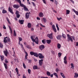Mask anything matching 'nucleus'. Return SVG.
I'll use <instances>...</instances> for the list:
<instances>
[{
    "label": "nucleus",
    "instance_id": "obj_8",
    "mask_svg": "<svg viewBox=\"0 0 78 78\" xmlns=\"http://www.w3.org/2000/svg\"><path fill=\"white\" fill-rule=\"evenodd\" d=\"M52 27L53 29V31H55V33H56V27H55V26L54 25H53L52 26Z\"/></svg>",
    "mask_w": 78,
    "mask_h": 78
},
{
    "label": "nucleus",
    "instance_id": "obj_37",
    "mask_svg": "<svg viewBox=\"0 0 78 78\" xmlns=\"http://www.w3.org/2000/svg\"><path fill=\"white\" fill-rule=\"evenodd\" d=\"M34 53L33 51H31L30 53V54L32 56L33 55H34Z\"/></svg>",
    "mask_w": 78,
    "mask_h": 78
},
{
    "label": "nucleus",
    "instance_id": "obj_45",
    "mask_svg": "<svg viewBox=\"0 0 78 78\" xmlns=\"http://www.w3.org/2000/svg\"><path fill=\"white\" fill-rule=\"evenodd\" d=\"M55 71L57 73H58V71H59V69L58 68H56L55 69Z\"/></svg>",
    "mask_w": 78,
    "mask_h": 78
},
{
    "label": "nucleus",
    "instance_id": "obj_32",
    "mask_svg": "<svg viewBox=\"0 0 78 78\" xmlns=\"http://www.w3.org/2000/svg\"><path fill=\"white\" fill-rule=\"evenodd\" d=\"M6 19L7 20V22L9 23V24H11V23L10 22V21H9V18H8V17H6Z\"/></svg>",
    "mask_w": 78,
    "mask_h": 78
},
{
    "label": "nucleus",
    "instance_id": "obj_14",
    "mask_svg": "<svg viewBox=\"0 0 78 78\" xmlns=\"http://www.w3.org/2000/svg\"><path fill=\"white\" fill-rule=\"evenodd\" d=\"M33 69L34 70H37V69H39V68L37 67V66L35 65L33 67Z\"/></svg>",
    "mask_w": 78,
    "mask_h": 78
},
{
    "label": "nucleus",
    "instance_id": "obj_24",
    "mask_svg": "<svg viewBox=\"0 0 78 78\" xmlns=\"http://www.w3.org/2000/svg\"><path fill=\"white\" fill-rule=\"evenodd\" d=\"M9 30L10 31V33L11 34L12 33V29H11V27L9 26Z\"/></svg>",
    "mask_w": 78,
    "mask_h": 78
},
{
    "label": "nucleus",
    "instance_id": "obj_49",
    "mask_svg": "<svg viewBox=\"0 0 78 78\" xmlns=\"http://www.w3.org/2000/svg\"><path fill=\"white\" fill-rule=\"evenodd\" d=\"M43 2L44 3V4H47V3H46V1H45V0H42Z\"/></svg>",
    "mask_w": 78,
    "mask_h": 78
},
{
    "label": "nucleus",
    "instance_id": "obj_63",
    "mask_svg": "<svg viewBox=\"0 0 78 78\" xmlns=\"http://www.w3.org/2000/svg\"><path fill=\"white\" fill-rule=\"evenodd\" d=\"M60 74L61 76H64V74H63V73H60Z\"/></svg>",
    "mask_w": 78,
    "mask_h": 78
},
{
    "label": "nucleus",
    "instance_id": "obj_16",
    "mask_svg": "<svg viewBox=\"0 0 78 78\" xmlns=\"http://www.w3.org/2000/svg\"><path fill=\"white\" fill-rule=\"evenodd\" d=\"M27 27L28 28H31V23H28L27 24Z\"/></svg>",
    "mask_w": 78,
    "mask_h": 78
},
{
    "label": "nucleus",
    "instance_id": "obj_10",
    "mask_svg": "<svg viewBox=\"0 0 78 78\" xmlns=\"http://www.w3.org/2000/svg\"><path fill=\"white\" fill-rule=\"evenodd\" d=\"M9 11L10 13L12 14H14V12L12 11V9H11V7H9L8 8Z\"/></svg>",
    "mask_w": 78,
    "mask_h": 78
},
{
    "label": "nucleus",
    "instance_id": "obj_31",
    "mask_svg": "<svg viewBox=\"0 0 78 78\" xmlns=\"http://www.w3.org/2000/svg\"><path fill=\"white\" fill-rule=\"evenodd\" d=\"M62 37H63L64 39H66V35L62 34Z\"/></svg>",
    "mask_w": 78,
    "mask_h": 78
},
{
    "label": "nucleus",
    "instance_id": "obj_17",
    "mask_svg": "<svg viewBox=\"0 0 78 78\" xmlns=\"http://www.w3.org/2000/svg\"><path fill=\"white\" fill-rule=\"evenodd\" d=\"M51 40H46V42L48 44H49L51 43Z\"/></svg>",
    "mask_w": 78,
    "mask_h": 78
},
{
    "label": "nucleus",
    "instance_id": "obj_4",
    "mask_svg": "<svg viewBox=\"0 0 78 78\" xmlns=\"http://www.w3.org/2000/svg\"><path fill=\"white\" fill-rule=\"evenodd\" d=\"M38 56L40 59H44V56L43 55H42V54L40 53L38 54Z\"/></svg>",
    "mask_w": 78,
    "mask_h": 78
},
{
    "label": "nucleus",
    "instance_id": "obj_51",
    "mask_svg": "<svg viewBox=\"0 0 78 78\" xmlns=\"http://www.w3.org/2000/svg\"><path fill=\"white\" fill-rule=\"evenodd\" d=\"M20 45L21 47V48H22L23 50L24 48L23 44H21Z\"/></svg>",
    "mask_w": 78,
    "mask_h": 78
},
{
    "label": "nucleus",
    "instance_id": "obj_54",
    "mask_svg": "<svg viewBox=\"0 0 78 78\" xmlns=\"http://www.w3.org/2000/svg\"><path fill=\"white\" fill-rule=\"evenodd\" d=\"M7 40H8V42H11V40H10V38H9V37L8 38H7Z\"/></svg>",
    "mask_w": 78,
    "mask_h": 78
},
{
    "label": "nucleus",
    "instance_id": "obj_59",
    "mask_svg": "<svg viewBox=\"0 0 78 78\" xmlns=\"http://www.w3.org/2000/svg\"><path fill=\"white\" fill-rule=\"evenodd\" d=\"M32 4L33 6H36V4H35L34 3V2H32Z\"/></svg>",
    "mask_w": 78,
    "mask_h": 78
},
{
    "label": "nucleus",
    "instance_id": "obj_20",
    "mask_svg": "<svg viewBox=\"0 0 78 78\" xmlns=\"http://www.w3.org/2000/svg\"><path fill=\"white\" fill-rule=\"evenodd\" d=\"M20 6H21V7H23V8H24V7H25V6L23 4H22V2L20 3Z\"/></svg>",
    "mask_w": 78,
    "mask_h": 78
},
{
    "label": "nucleus",
    "instance_id": "obj_36",
    "mask_svg": "<svg viewBox=\"0 0 78 78\" xmlns=\"http://www.w3.org/2000/svg\"><path fill=\"white\" fill-rule=\"evenodd\" d=\"M26 47L27 48H29L30 49H31V47L29 45H27L26 46Z\"/></svg>",
    "mask_w": 78,
    "mask_h": 78
},
{
    "label": "nucleus",
    "instance_id": "obj_7",
    "mask_svg": "<svg viewBox=\"0 0 78 78\" xmlns=\"http://www.w3.org/2000/svg\"><path fill=\"white\" fill-rule=\"evenodd\" d=\"M4 53L6 56H8V54H9L8 51L7 49H6L5 51H4Z\"/></svg>",
    "mask_w": 78,
    "mask_h": 78
},
{
    "label": "nucleus",
    "instance_id": "obj_25",
    "mask_svg": "<svg viewBox=\"0 0 78 78\" xmlns=\"http://www.w3.org/2000/svg\"><path fill=\"white\" fill-rule=\"evenodd\" d=\"M61 44H60L58 43L57 44V48L58 49L61 48Z\"/></svg>",
    "mask_w": 78,
    "mask_h": 78
},
{
    "label": "nucleus",
    "instance_id": "obj_30",
    "mask_svg": "<svg viewBox=\"0 0 78 78\" xmlns=\"http://www.w3.org/2000/svg\"><path fill=\"white\" fill-rule=\"evenodd\" d=\"M70 11L69 10H66V14H69L70 13Z\"/></svg>",
    "mask_w": 78,
    "mask_h": 78
},
{
    "label": "nucleus",
    "instance_id": "obj_47",
    "mask_svg": "<svg viewBox=\"0 0 78 78\" xmlns=\"http://www.w3.org/2000/svg\"><path fill=\"white\" fill-rule=\"evenodd\" d=\"M62 55V54L61 53H58V56L59 57H61V56Z\"/></svg>",
    "mask_w": 78,
    "mask_h": 78
},
{
    "label": "nucleus",
    "instance_id": "obj_23",
    "mask_svg": "<svg viewBox=\"0 0 78 78\" xmlns=\"http://www.w3.org/2000/svg\"><path fill=\"white\" fill-rule=\"evenodd\" d=\"M78 77V74L76 73H74V78H77Z\"/></svg>",
    "mask_w": 78,
    "mask_h": 78
},
{
    "label": "nucleus",
    "instance_id": "obj_58",
    "mask_svg": "<svg viewBox=\"0 0 78 78\" xmlns=\"http://www.w3.org/2000/svg\"><path fill=\"white\" fill-rule=\"evenodd\" d=\"M37 20H41V18L37 17Z\"/></svg>",
    "mask_w": 78,
    "mask_h": 78
},
{
    "label": "nucleus",
    "instance_id": "obj_38",
    "mask_svg": "<svg viewBox=\"0 0 78 78\" xmlns=\"http://www.w3.org/2000/svg\"><path fill=\"white\" fill-rule=\"evenodd\" d=\"M15 1L16 2H18L19 4L22 2L20 0H15Z\"/></svg>",
    "mask_w": 78,
    "mask_h": 78
},
{
    "label": "nucleus",
    "instance_id": "obj_44",
    "mask_svg": "<svg viewBox=\"0 0 78 78\" xmlns=\"http://www.w3.org/2000/svg\"><path fill=\"white\" fill-rule=\"evenodd\" d=\"M7 42L8 40L7 39H4V42H5V43H7Z\"/></svg>",
    "mask_w": 78,
    "mask_h": 78
},
{
    "label": "nucleus",
    "instance_id": "obj_46",
    "mask_svg": "<svg viewBox=\"0 0 78 78\" xmlns=\"http://www.w3.org/2000/svg\"><path fill=\"white\" fill-rule=\"evenodd\" d=\"M15 14H16V15H17L18 14H19V12L18 11H16V12Z\"/></svg>",
    "mask_w": 78,
    "mask_h": 78
},
{
    "label": "nucleus",
    "instance_id": "obj_39",
    "mask_svg": "<svg viewBox=\"0 0 78 78\" xmlns=\"http://www.w3.org/2000/svg\"><path fill=\"white\" fill-rule=\"evenodd\" d=\"M23 66L24 69H26L27 68V66H26V65H25V63H23Z\"/></svg>",
    "mask_w": 78,
    "mask_h": 78
},
{
    "label": "nucleus",
    "instance_id": "obj_13",
    "mask_svg": "<svg viewBox=\"0 0 78 78\" xmlns=\"http://www.w3.org/2000/svg\"><path fill=\"white\" fill-rule=\"evenodd\" d=\"M19 22L20 24H21L22 25L23 23V22H24V20H19Z\"/></svg>",
    "mask_w": 78,
    "mask_h": 78
},
{
    "label": "nucleus",
    "instance_id": "obj_5",
    "mask_svg": "<svg viewBox=\"0 0 78 78\" xmlns=\"http://www.w3.org/2000/svg\"><path fill=\"white\" fill-rule=\"evenodd\" d=\"M13 7L15 9H18L19 8L20 5L19 4H14L13 5Z\"/></svg>",
    "mask_w": 78,
    "mask_h": 78
},
{
    "label": "nucleus",
    "instance_id": "obj_62",
    "mask_svg": "<svg viewBox=\"0 0 78 78\" xmlns=\"http://www.w3.org/2000/svg\"><path fill=\"white\" fill-rule=\"evenodd\" d=\"M5 63H8V61H7V60H6V59L5 60Z\"/></svg>",
    "mask_w": 78,
    "mask_h": 78
},
{
    "label": "nucleus",
    "instance_id": "obj_50",
    "mask_svg": "<svg viewBox=\"0 0 78 78\" xmlns=\"http://www.w3.org/2000/svg\"><path fill=\"white\" fill-rule=\"evenodd\" d=\"M25 53L26 54V55H25V56H28V53H27V52L26 51H25Z\"/></svg>",
    "mask_w": 78,
    "mask_h": 78
},
{
    "label": "nucleus",
    "instance_id": "obj_41",
    "mask_svg": "<svg viewBox=\"0 0 78 78\" xmlns=\"http://www.w3.org/2000/svg\"><path fill=\"white\" fill-rule=\"evenodd\" d=\"M3 45L0 42V47H1V48H3Z\"/></svg>",
    "mask_w": 78,
    "mask_h": 78
},
{
    "label": "nucleus",
    "instance_id": "obj_35",
    "mask_svg": "<svg viewBox=\"0 0 78 78\" xmlns=\"http://www.w3.org/2000/svg\"><path fill=\"white\" fill-rule=\"evenodd\" d=\"M71 68L73 69H74V66L73 65V63H72L71 64Z\"/></svg>",
    "mask_w": 78,
    "mask_h": 78
},
{
    "label": "nucleus",
    "instance_id": "obj_18",
    "mask_svg": "<svg viewBox=\"0 0 78 78\" xmlns=\"http://www.w3.org/2000/svg\"><path fill=\"white\" fill-rule=\"evenodd\" d=\"M42 21H43L44 23H46V21H47V19L45 18H43Z\"/></svg>",
    "mask_w": 78,
    "mask_h": 78
},
{
    "label": "nucleus",
    "instance_id": "obj_21",
    "mask_svg": "<svg viewBox=\"0 0 78 78\" xmlns=\"http://www.w3.org/2000/svg\"><path fill=\"white\" fill-rule=\"evenodd\" d=\"M34 56H35V57H37H37H38V54H37V53L36 52H34Z\"/></svg>",
    "mask_w": 78,
    "mask_h": 78
},
{
    "label": "nucleus",
    "instance_id": "obj_26",
    "mask_svg": "<svg viewBox=\"0 0 78 78\" xmlns=\"http://www.w3.org/2000/svg\"><path fill=\"white\" fill-rule=\"evenodd\" d=\"M47 75H48V76H50V75H51V73H50L48 71H47Z\"/></svg>",
    "mask_w": 78,
    "mask_h": 78
},
{
    "label": "nucleus",
    "instance_id": "obj_53",
    "mask_svg": "<svg viewBox=\"0 0 78 78\" xmlns=\"http://www.w3.org/2000/svg\"><path fill=\"white\" fill-rule=\"evenodd\" d=\"M64 60H67V57L65 56L64 58Z\"/></svg>",
    "mask_w": 78,
    "mask_h": 78
},
{
    "label": "nucleus",
    "instance_id": "obj_28",
    "mask_svg": "<svg viewBox=\"0 0 78 78\" xmlns=\"http://www.w3.org/2000/svg\"><path fill=\"white\" fill-rule=\"evenodd\" d=\"M4 64L5 69H8V66H7V64L5 63H4Z\"/></svg>",
    "mask_w": 78,
    "mask_h": 78
},
{
    "label": "nucleus",
    "instance_id": "obj_9",
    "mask_svg": "<svg viewBox=\"0 0 78 78\" xmlns=\"http://www.w3.org/2000/svg\"><path fill=\"white\" fill-rule=\"evenodd\" d=\"M43 60L42 59L39 60V63L40 66H42L43 64Z\"/></svg>",
    "mask_w": 78,
    "mask_h": 78
},
{
    "label": "nucleus",
    "instance_id": "obj_43",
    "mask_svg": "<svg viewBox=\"0 0 78 78\" xmlns=\"http://www.w3.org/2000/svg\"><path fill=\"white\" fill-rule=\"evenodd\" d=\"M57 19L58 20V21H60V20H62V18H61V17H60L59 18L57 17Z\"/></svg>",
    "mask_w": 78,
    "mask_h": 78
},
{
    "label": "nucleus",
    "instance_id": "obj_48",
    "mask_svg": "<svg viewBox=\"0 0 78 78\" xmlns=\"http://www.w3.org/2000/svg\"><path fill=\"white\" fill-rule=\"evenodd\" d=\"M28 73H29V74H30V73H31V70H30V69H29L28 70Z\"/></svg>",
    "mask_w": 78,
    "mask_h": 78
},
{
    "label": "nucleus",
    "instance_id": "obj_11",
    "mask_svg": "<svg viewBox=\"0 0 78 78\" xmlns=\"http://www.w3.org/2000/svg\"><path fill=\"white\" fill-rule=\"evenodd\" d=\"M62 37V35H58L56 37V38L58 40H61V39Z\"/></svg>",
    "mask_w": 78,
    "mask_h": 78
},
{
    "label": "nucleus",
    "instance_id": "obj_64",
    "mask_svg": "<svg viewBox=\"0 0 78 78\" xmlns=\"http://www.w3.org/2000/svg\"><path fill=\"white\" fill-rule=\"evenodd\" d=\"M41 78H48V77H41Z\"/></svg>",
    "mask_w": 78,
    "mask_h": 78
},
{
    "label": "nucleus",
    "instance_id": "obj_60",
    "mask_svg": "<svg viewBox=\"0 0 78 78\" xmlns=\"http://www.w3.org/2000/svg\"><path fill=\"white\" fill-rule=\"evenodd\" d=\"M51 52H52V53L53 54V55H55V51H52Z\"/></svg>",
    "mask_w": 78,
    "mask_h": 78
},
{
    "label": "nucleus",
    "instance_id": "obj_22",
    "mask_svg": "<svg viewBox=\"0 0 78 78\" xmlns=\"http://www.w3.org/2000/svg\"><path fill=\"white\" fill-rule=\"evenodd\" d=\"M2 13L3 14H6V13H7V11L4 9H3L2 10Z\"/></svg>",
    "mask_w": 78,
    "mask_h": 78
},
{
    "label": "nucleus",
    "instance_id": "obj_3",
    "mask_svg": "<svg viewBox=\"0 0 78 78\" xmlns=\"http://www.w3.org/2000/svg\"><path fill=\"white\" fill-rule=\"evenodd\" d=\"M47 37L50 39H53V33H51L50 34H48L47 35Z\"/></svg>",
    "mask_w": 78,
    "mask_h": 78
},
{
    "label": "nucleus",
    "instance_id": "obj_1",
    "mask_svg": "<svg viewBox=\"0 0 78 78\" xmlns=\"http://www.w3.org/2000/svg\"><path fill=\"white\" fill-rule=\"evenodd\" d=\"M30 38L33 42H34L37 44H39V40H38V37H36L34 39V36H32L30 37Z\"/></svg>",
    "mask_w": 78,
    "mask_h": 78
},
{
    "label": "nucleus",
    "instance_id": "obj_52",
    "mask_svg": "<svg viewBox=\"0 0 78 78\" xmlns=\"http://www.w3.org/2000/svg\"><path fill=\"white\" fill-rule=\"evenodd\" d=\"M19 40L20 42V41H22V38L21 37H20L19 38Z\"/></svg>",
    "mask_w": 78,
    "mask_h": 78
},
{
    "label": "nucleus",
    "instance_id": "obj_2",
    "mask_svg": "<svg viewBox=\"0 0 78 78\" xmlns=\"http://www.w3.org/2000/svg\"><path fill=\"white\" fill-rule=\"evenodd\" d=\"M67 41L68 42H69L70 41H71V42H73V39H72V38L70 37V35L69 34H67Z\"/></svg>",
    "mask_w": 78,
    "mask_h": 78
},
{
    "label": "nucleus",
    "instance_id": "obj_33",
    "mask_svg": "<svg viewBox=\"0 0 78 78\" xmlns=\"http://www.w3.org/2000/svg\"><path fill=\"white\" fill-rule=\"evenodd\" d=\"M0 57L1 58V61H3V60L4 59V56L3 55L0 56Z\"/></svg>",
    "mask_w": 78,
    "mask_h": 78
},
{
    "label": "nucleus",
    "instance_id": "obj_6",
    "mask_svg": "<svg viewBox=\"0 0 78 78\" xmlns=\"http://www.w3.org/2000/svg\"><path fill=\"white\" fill-rule=\"evenodd\" d=\"M39 48H40V50L41 51H42V50L44 49L45 48V46L43 45H42L39 46Z\"/></svg>",
    "mask_w": 78,
    "mask_h": 78
},
{
    "label": "nucleus",
    "instance_id": "obj_56",
    "mask_svg": "<svg viewBox=\"0 0 78 78\" xmlns=\"http://www.w3.org/2000/svg\"><path fill=\"white\" fill-rule=\"evenodd\" d=\"M64 63H65L66 64H67V60H64Z\"/></svg>",
    "mask_w": 78,
    "mask_h": 78
},
{
    "label": "nucleus",
    "instance_id": "obj_42",
    "mask_svg": "<svg viewBox=\"0 0 78 78\" xmlns=\"http://www.w3.org/2000/svg\"><path fill=\"white\" fill-rule=\"evenodd\" d=\"M16 17L17 18H19L20 17V14H18V15H16Z\"/></svg>",
    "mask_w": 78,
    "mask_h": 78
},
{
    "label": "nucleus",
    "instance_id": "obj_34",
    "mask_svg": "<svg viewBox=\"0 0 78 78\" xmlns=\"http://www.w3.org/2000/svg\"><path fill=\"white\" fill-rule=\"evenodd\" d=\"M56 27L57 28L58 31H59V28L58 24H56Z\"/></svg>",
    "mask_w": 78,
    "mask_h": 78
},
{
    "label": "nucleus",
    "instance_id": "obj_40",
    "mask_svg": "<svg viewBox=\"0 0 78 78\" xmlns=\"http://www.w3.org/2000/svg\"><path fill=\"white\" fill-rule=\"evenodd\" d=\"M16 31L15 30H14V33H13V36H16Z\"/></svg>",
    "mask_w": 78,
    "mask_h": 78
},
{
    "label": "nucleus",
    "instance_id": "obj_29",
    "mask_svg": "<svg viewBox=\"0 0 78 78\" xmlns=\"http://www.w3.org/2000/svg\"><path fill=\"white\" fill-rule=\"evenodd\" d=\"M53 74L55 76L56 78H58V74H57L56 73H53Z\"/></svg>",
    "mask_w": 78,
    "mask_h": 78
},
{
    "label": "nucleus",
    "instance_id": "obj_15",
    "mask_svg": "<svg viewBox=\"0 0 78 78\" xmlns=\"http://www.w3.org/2000/svg\"><path fill=\"white\" fill-rule=\"evenodd\" d=\"M29 16H30L29 13L27 12L26 14V19H28L29 18Z\"/></svg>",
    "mask_w": 78,
    "mask_h": 78
},
{
    "label": "nucleus",
    "instance_id": "obj_61",
    "mask_svg": "<svg viewBox=\"0 0 78 78\" xmlns=\"http://www.w3.org/2000/svg\"><path fill=\"white\" fill-rule=\"evenodd\" d=\"M3 28L4 29H5V30H6V27L5 26V25H4V26L3 27Z\"/></svg>",
    "mask_w": 78,
    "mask_h": 78
},
{
    "label": "nucleus",
    "instance_id": "obj_19",
    "mask_svg": "<svg viewBox=\"0 0 78 78\" xmlns=\"http://www.w3.org/2000/svg\"><path fill=\"white\" fill-rule=\"evenodd\" d=\"M24 9L25 11H28V9L25 6L24 7Z\"/></svg>",
    "mask_w": 78,
    "mask_h": 78
},
{
    "label": "nucleus",
    "instance_id": "obj_57",
    "mask_svg": "<svg viewBox=\"0 0 78 78\" xmlns=\"http://www.w3.org/2000/svg\"><path fill=\"white\" fill-rule=\"evenodd\" d=\"M15 70L16 72L19 71V70H18V69H17V68H16Z\"/></svg>",
    "mask_w": 78,
    "mask_h": 78
},
{
    "label": "nucleus",
    "instance_id": "obj_55",
    "mask_svg": "<svg viewBox=\"0 0 78 78\" xmlns=\"http://www.w3.org/2000/svg\"><path fill=\"white\" fill-rule=\"evenodd\" d=\"M71 37L72 38V39L73 40V41H75V37H74V36H71Z\"/></svg>",
    "mask_w": 78,
    "mask_h": 78
},
{
    "label": "nucleus",
    "instance_id": "obj_27",
    "mask_svg": "<svg viewBox=\"0 0 78 78\" xmlns=\"http://www.w3.org/2000/svg\"><path fill=\"white\" fill-rule=\"evenodd\" d=\"M42 42L43 44H45L46 43V40L45 39H44L42 41Z\"/></svg>",
    "mask_w": 78,
    "mask_h": 78
},
{
    "label": "nucleus",
    "instance_id": "obj_12",
    "mask_svg": "<svg viewBox=\"0 0 78 78\" xmlns=\"http://www.w3.org/2000/svg\"><path fill=\"white\" fill-rule=\"evenodd\" d=\"M39 16L40 17H44V14H43V13L41 12L39 13Z\"/></svg>",
    "mask_w": 78,
    "mask_h": 78
}]
</instances>
